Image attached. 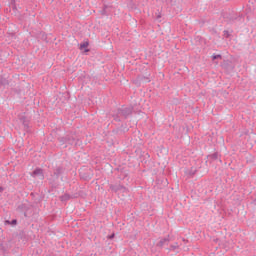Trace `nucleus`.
I'll return each mask as SVG.
<instances>
[{
    "label": "nucleus",
    "instance_id": "f257e3e1",
    "mask_svg": "<svg viewBox=\"0 0 256 256\" xmlns=\"http://www.w3.org/2000/svg\"><path fill=\"white\" fill-rule=\"evenodd\" d=\"M131 113H133V107L119 108L117 111L118 117H124V119H127Z\"/></svg>",
    "mask_w": 256,
    "mask_h": 256
},
{
    "label": "nucleus",
    "instance_id": "f03ea898",
    "mask_svg": "<svg viewBox=\"0 0 256 256\" xmlns=\"http://www.w3.org/2000/svg\"><path fill=\"white\" fill-rule=\"evenodd\" d=\"M110 189L114 193H119V191H121L122 193H127V188L121 184L110 185Z\"/></svg>",
    "mask_w": 256,
    "mask_h": 256
},
{
    "label": "nucleus",
    "instance_id": "7ed1b4c3",
    "mask_svg": "<svg viewBox=\"0 0 256 256\" xmlns=\"http://www.w3.org/2000/svg\"><path fill=\"white\" fill-rule=\"evenodd\" d=\"M31 177H37L38 179H41V181H43V179H45V174H43V169H41V168H36V169L31 173Z\"/></svg>",
    "mask_w": 256,
    "mask_h": 256
},
{
    "label": "nucleus",
    "instance_id": "20e7f679",
    "mask_svg": "<svg viewBox=\"0 0 256 256\" xmlns=\"http://www.w3.org/2000/svg\"><path fill=\"white\" fill-rule=\"evenodd\" d=\"M171 240L169 239V236H167L166 238H162L158 243H157V247H165V245H169V242Z\"/></svg>",
    "mask_w": 256,
    "mask_h": 256
},
{
    "label": "nucleus",
    "instance_id": "39448f33",
    "mask_svg": "<svg viewBox=\"0 0 256 256\" xmlns=\"http://www.w3.org/2000/svg\"><path fill=\"white\" fill-rule=\"evenodd\" d=\"M48 181H49L50 185H57V181H59V178L57 175H55V173H53L48 178Z\"/></svg>",
    "mask_w": 256,
    "mask_h": 256
},
{
    "label": "nucleus",
    "instance_id": "423d86ee",
    "mask_svg": "<svg viewBox=\"0 0 256 256\" xmlns=\"http://www.w3.org/2000/svg\"><path fill=\"white\" fill-rule=\"evenodd\" d=\"M63 143H68V145H74L75 138L73 136L68 135L64 138Z\"/></svg>",
    "mask_w": 256,
    "mask_h": 256
},
{
    "label": "nucleus",
    "instance_id": "0eeeda50",
    "mask_svg": "<svg viewBox=\"0 0 256 256\" xmlns=\"http://www.w3.org/2000/svg\"><path fill=\"white\" fill-rule=\"evenodd\" d=\"M7 85H9V80L3 75H0V87H7Z\"/></svg>",
    "mask_w": 256,
    "mask_h": 256
},
{
    "label": "nucleus",
    "instance_id": "6e6552de",
    "mask_svg": "<svg viewBox=\"0 0 256 256\" xmlns=\"http://www.w3.org/2000/svg\"><path fill=\"white\" fill-rule=\"evenodd\" d=\"M224 19H226V21H228V23H233V21H235V19H237V16H234V15H230V16H227V15H223Z\"/></svg>",
    "mask_w": 256,
    "mask_h": 256
},
{
    "label": "nucleus",
    "instance_id": "1a4fd4ad",
    "mask_svg": "<svg viewBox=\"0 0 256 256\" xmlns=\"http://www.w3.org/2000/svg\"><path fill=\"white\" fill-rule=\"evenodd\" d=\"M54 174L56 177L59 178V176L63 175V167L59 166L54 170Z\"/></svg>",
    "mask_w": 256,
    "mask_h": 256
},
{
    "label": "nucleus",
    "instance_id": "9d476101",
    "mask_svg": "<svg viewBox=\"0 0 256 256\" xmlns=\"http://www.w3.org/2000/svg\"><path fill=\"white\" fill-rule=\"evenodd\" d=\"M69 199H71V195L69 194H64L60 196V201H69Z\"/></svg>",
    "mask_w": 256,
    "mask_h": 256
},
{
    "label": "nucleus",
    "instance_id": "9b49d317",
    "mask_svg": "<svg viewBox=\"0 0 256 256\" xmlns=\"http://www.w3.org/2000/svg\"><path fill=\"white\" fill-rule=\"evenodd\" d=\"M209 157L213 161H217V159H219V153L215 152V153L211 154Z\"/></svg>",
    "mask_w": 256,
    "mask_h": 256
},
{
    "label": "nucleus",
    "instance_id": "f8f14e48",
    "mask_svg": "<svg viewBox=\"0 0 256 256\" xmlns=\"http://www.w3.org/2000/svg\"><path fill=\"white\" fill-rule=\"evenodd\" d=\"M89 47V42H84L82 44H80V49L83 50V49H87Z\"/></svg>",
    "mask_w": 256,
    "mask_h": 256
},
{
    "label": "nucleus",
    "instance_id": "ddd939ff",
    "mask_svg": "<svg viewBox=\"0 0 256 256\" xmlns=\"http://www.w3.org/2000/svg\"><path fill=\"white\" fill-rule=\"evenodd\" d=\"M223 56H221L220 54H214L212 55V61H215L216 59H222Z\"/></svg>",
    "mask_w": 256,
    "mask_h": 256
},
{
    "label": "nucleus",
    "instance_id": "4468645a",
    "mask_svg": "<svg viewBox=\"0 0 256 256\" xmlns=\"http://www.w3.org/2000/svg\"><path fill=\"white\" fill-rule=\"evenodd\" d=\"M223 33L226 39H229V37H231V33L228 30H224Z\"/></svg>",
    "mask_w": 256,
    "mask_h": 256
},
{
    "label": "nucleus",
    "instance_id": "2eb2a0df",
    "mask_svg": "<svg viewBox=\"0 0 256 256\" xmlns=\"http://www.w3.org/2000/svg\"><path fill=\"white\" fill-rule=\"evenodd\" d=\"M175 249H179V244L176 243V245H171L169 251H175Z\"/></svg>",
    "mask_w": 256,
    "mask_h": 256
},
{
    "label": "nucleus",
    "instance_id": "dca6fc26",
    "mask_svg": "<svg viewBox=\"0 0 256 256\" xmlns=\"http://www.w3.org/2000/svg\"><path fill=\"white\" fill-rule=\"evenodd\" d=\"M6 223H9L10 225H17V220H12V221H6Z\"/></svg>",
    "mask_w": 256,
    "mask_h": 256
},
{
    "label": "nucleus",
    "instance_id": "f3484780",
    "mask_svg": "<svg viewBox=\"0 0 256 256\" xmlns=\"http://www.w3.org/2000/svg\"><path fill=\"white\" fill-rule=\"evenodd\" d=\"M115 237V234H111L110 236H109V239H113Z\"/></svg>",
    "mask_w": 256,
    "mask_h": 256
},
{
    "label": "nucleus",
    "instance_id": "a211bd4d",
    "mask_svg": "<svg viewBox=\"0 0 256 256\" xmlns=\"http://www.w3.org/2000/svg\"><path fill=\"white\" fill-rule=\"evenodd\" d=\"M4 189L0 186V193H3Z\"/></svg>",
    "mask_w": 256,
    "mask_h": 256
},
{
    "label": "nucleus",
    "instance_id": "6ab92c4d",
    "mask_svg": "<svg viewBox=\"0 0 256 256\" xmlns=\"http://www.w3.org/2000/svg\"><path fill=\"white\" fill-rule=\"evenodd\" d=\"M84 51H85V53H89V49H85Z\"/></svg>",
    "mask_w": 256,
    "mask_h": 256
},
{
    "label": "nucleus",
    "instance_id": "aec40b11",
    "mask_svg": "<svg viewBox=\"0 0 256 256\" xmlns=\"http://www.w3.org/2000/svg\"><path fill=\"white\" fill-rule=\"evenodd\" d=\"M116 121H121V119H117V118H116Z\"/></svg>",
    "mask_w": 256,
    "mask_h": 256
},
{
    "label": "nucleus",
    "instance_id": "412c9836",
    "mask_svg": "<svg viewBox=\"0 0 256 256\" xmlns=\"http://www.w3.org/2000/svg\"><path fill=\"white\" fill-rule=\"evenodd\" d=\"M24 125H25V127H27V124H26V123H24Z\"/></svg>",
    "mask_w": 256,
    "mask_h": 256
}]
</instances>
